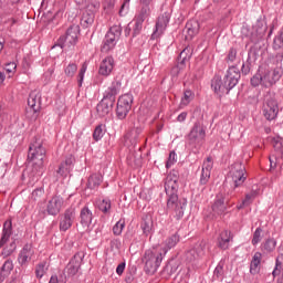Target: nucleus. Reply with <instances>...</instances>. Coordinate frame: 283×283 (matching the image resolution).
I'll return each mask as SVG.
<instances>
[{
  "label": "nucleus",
  "mask_w": 283,
  "mask_h": 283,
  "mask_svg": "<svg viewBox=\"0 0 283 283\" xmlns=\"http://www.w3.org/2000/svg\"><path fill=\"white\" fill-rule=\"evenodd\" d=\"M165 191L168 196L167 211L175 220H182L185 217V209H187V199L178 198V177L176 175H168L165 182Z\"/></svg>",
  "instance_id": "nucleus-1"
},
{
  "label": "nucleus",
  "mask_w": 283,
  "mask_h": 283,
  "mask_svg": "<svg viewBox=\"0 0 283 283\" xmlns=\"http://www.w3.org/2000/svg\"><path fill=\"white\" fill-rule=\"evenodd\" d=\"M240 70L235 66H231L228 69L226 76L221 80L220 76H214L211 81V87L216 94L222 96L224 94H229L238 82L240 81Z\"/></svg>",
  "instance_id": "nucleus-2"
},
{
  "label": "nucleus",
  "mask_w": 283,
  "mask_h": 283,
  "mask_svg": "<svg viewBox=\"0 0 283 283\" xmlns=\"http://www.w3.org/2000/svg\"><path fill=\"white\" fill-rule=\"evenodd\" d=\"M28 159L33 167V174H35V176H43V171H45L43 166V160H45V147H43L41 139L30 145Z\"/></svg>",
  "instance_id": "nucleus-3"
},
{
  "label": "nucleus",
  "mask_w": 283,
  "mask_h": 283,
  "mask_svg": "<svg viewBox=\"0 0 283 283\" xmlns=\"http://www.w3.org/2000/svg\"><path fill=\"white\" fill-rule=\"evenodd\" d=\"M280 78H282V72L280 69H274L271 71L260 66L258 72L251 78V85H253V87H258V85L271 87L275 85L276 81Z\"/></svg>",
  "instance_id": "nucleus-4"
},
{
  "label": "nucleus",
  "mask_w": 283,
  "mask_h": 283,
  "mask_svg": "<svg viewBox=\"0 0 283 283\" xmlns=\"http://www.w3.org/2000/svg\"><path fill=\"white\" fill-rule=\"evenodd\" d=\"M163 258H165V252L163 250H147L143 258L146 273H156L160 268V264H163Z\"/></svg>",
  "instance_id": "nucleus-5"
},
{
  "label": "nucleus",
  "mask_w": 283,
  "mask_h": 283,
  "mask_svg": "<svg viewBox=\"0 0 283 283\" xmlns=\"http://www.w3.org/2000/svg\"><path fill=\"white\" fill-rule=\"evenodd\" d=\"M207 137V132L200 125V123H195L193 127L190 129V133L187 136V142L189 147L198 154L200 147H202V143H205V138Z\"/></svg>",
  "instance_id": "nucleus-6"
},
{
  "label": "nucleus",
  "mask_w": 283,
  "mask_h": 283,
  "mask_svg": "<svg viewBox=\"0 0 283 283\" xmlns=\"http://www.w3.org/2000/svg\"><path fill=\"white\" fill-rule=\"evenodd\" d=\"M228 176L231 178L234 189H238V187H242L247 180V167H244L242 163H234L230 167Z\"/></svg>",
  "instance_id": "nucleus-7"
},
{
  "label": "nucleus",
  "mask_w": 283,
  "mask_h": 283,
  "mask_svg": "<svg viewBox=\"0 0 283 283\" xmlns=\"http://www.w3.org/2000/svg\"><path fill=\"white\" fill-rule=\"evenodd\" d=\"M80 28L76 24L71 25L66 33L57 40V45L63 49L74 48L78 41Z\"/></svg>",
  "instance_id": "nucleus-8"
},
{
  "label": "nucleus",
  "mask_w": 283,
  "mask_h": 283,
  "mask_svg": "<svg viewBox=\"0 0 283 283\" xmlns=\"http://www.w3.org/2000/svg\"><path fill=\"white\" fill-rule=\"evenodd\" d=\"M263 114L266 120H275L280 114V106L274 95L266 94L263 103Z\"/></svg>",
  "instance_id": "nucleus-9"
},
{
  "label": "nucleus",
  "mask_w": 283,
  "mask_h": 283,
  "mask_svg": "<svg viewBox=\"0 0 283 283\" xmlns=\"http://www.w3.org/2000/svg\"><path fill=\"white\" fill-rule=\"evenodd\" d=\"M170 20H171V14L169 12H165L157 18L155 28L150 35V39L153 41H158V39H160V36H163L165 34Z\"/></svg>",
  "instance_id": "nucleus-10"
},
{
  "label": "nucleus",
  "mask_w": 283,
  "mask_h": 283,
  "mask_svg": "<svg viewBox=\"0 0 283 283\" xmlns=\"http://www.w3.org/2000/svg\"><path fill=\"white\" fill-rule=\"evenodd\" d=\"M132 103H134V96L129 93L118 98L116 114L119 120L127 118V114H129V109H132Z\"/></svg>",
  "instance_id": "nucleus-11"
},
{
  "label": "nucleus",
  "mask_w": 283,
  "mask_h": 283,
  "mask_svg": "<svg viewBox=\"0 0 283 283\" xmlns=\"http://www.w3.org/2000/svg\"><path fill=\"white\" fill-rule=\"evenodd\" d=\"M120 36V31L112 28L105 35L101 51L107 54V52H112L114 48H116V43Z\"/></svg>",
  "instance_id": "nucleus-12"
},
{
  "label": "nucleus",
  "mask_w": 283,
  "mask_h": 283,
  "mask_svg": "<svg viewBox=\"0 0 283 283\" xmlns=\"http://www.w3.org/2000/svg\"><path fill=\"white\" fill-rule=\"evenodd\" d=\"M74 220H76V209H66L64 213L60 217V231H67L72 229Z\"/></svg>",
  "instance_id": "nucleus-13"
},
{
  "label": "nucleus",
  "mask_w": 283,
  "mask_h": 283,
  "mask_svg": "<svg viewBox=\"0 0 283 283\" xmlns=\"http://www.w3.org/2000/svg\"><path fill=\"white\" fill-rule=\"evenodd\" d=\"M63 197L54 196L51 200H49L46 205V211L49 216H59L61 213V209H63Z\"/></svg>",
  "instance_id": "nucleus-14"
},
{
  "label": "nucleus",
  "mask_w": 283,
  "mask_h": 283,
  "mask_svg": "<svg viewBox=\"0 0 283 283\" xmlns=\"http://www.w3.org/2000/svg\"><path fill=\"white\" fill-rule=\"evenodd\" d=\"M122 85L123 83H120V81L114 80L105 91L104 98H108V101H113V103H116V96H118Z\"/></svg>",
  "instance_id": "nucleus-15"
},
{
  "label": "nucleus",
  "mask_w": 283,
  "mask_h": 283,
  "mask_svg": "<svg viewBox=\"0 0 283 283\" xmlns=\"http://www.w3.org/2000/svg\"><path fill=\"white\" fill-rule=\"evenodd\" d=\"M211 169H213V159L208 157L202 165L200 185H207L211 178Z\"/></svg>",
  "instance_id": "nucleus-16"
},
{
  "label": "nucleus",
  "mask_w": 283,
  "mask_h": 283,
  "mask_svg": "<svg viewBox=\"0 0 283 283\" xmlns=\"http://www.w3.org/2000/svg\"><path fill=\"white\" fill-rule=\"evenodd\" d=\"M34 250L32 249V245L25 244L18 255V262L20 266H25L30 262V260H32Z\"/></svg>",
  "instance_id": "nucleus-17"
},
{
  "label": "nucleus",
  "mask_w": 283,
  "mask_h": 283,
  "mask_svg": "<svg viewBox=\"0 0 283 283\" xmlns=\"http://www.w3.org/2000/svg\"><path fill=\"white\" fill-rule=\"evenodd\" d=\"M28 105L33 111L34 114L41 112V92L33 91L30 93L28 98Z\"/></svg>",
  "instance_id": "nucleus-18"
},
{
  "label": "nucleus",
  "mask_w": 283,
  "mask_h": 283,
  "mask_svg": "<svg viewBox=\"0 0 283 283\" xmlns=\"http://www.w3.org/2000/svg\"><path fill=\"white\" fill-rule=\"evenodd\" d=\"M233 240V237L231 235V231L224 230L220 233V235L217 239V247L221 249L222 251H227L229 247H231V241Z\"/></svg>",
  "instance_id": "nucleus-19"
},
{
  "label": "nucleus",
  "mask_w": 283,
  "mask_h": 283,
  "mask_svg": "<svg viewBox=\"0 0 283 283\" xmlns=\"http://www.w3.org/2000/svg\"><path fill=\"white\" fill-rule=\"evenodd\" d=\"M114 71V57L107 56L99 63L98 74L101 76H109Z\"/></svg>",
  "instance_id": "nucleus-20"
},
{
  "label": "nucleus",
  "mask_w": 283,
  "mask_h": 283,
  "mask_svg": "<svg viewBox=\"0 0 283 283\" xmlns=\"http://www.w3.org/2000/svg\"><path fill=\"white\" fill-rule=\"evenodd\" d=\"M81 262H83V258H81L78 254H75L66 266V275H69V277H74V275L78 273V270L81 269Z\"/></svg>",
  "instance_id": "nucleus-21"
},
{
  "label": "nucleus",
  "mask_w": 283,
  "mask_h": 283,
  "mask_svg": "<svg viewBox=\"0 0 283 283\" xmlns=\"http://www.w3.org/2000/svg\"><path fill=\"white\" fill-rule=\"evenodd\" d=\"M114 107V102L112 99H108L107 97H103V99L97 104V114L99 116H107L109 112H112Z\"/></svg>",
  "instance_id": "nucleus-22"
},
{
  "label": "nucleus",
  "mask_w": 283,
  "mask_h": 283,
  "mask_svg": "<svg viewBox=\"0 0 283 283\" xmlns=\"http://www.w3.org/2000/svg\"><path fill=\"white\" fill-rule=\"evenodd\" d=\"M254 34L251 36V42L252 43H258L264 34H266V24L262 20H258L255 25H254Z\"/></svg>",
  "instance_id": "nucleus-23"
},
{
  "label": "nucleus",
  "mask_w": 283,
  "mask_h": 283,
  "mask_svg": "<svg viewBox=\"0 0 283 283\" xmlns=\"http://www.w3.org/2000/svg\"><path fill=\"white\" fill-rule=\"evenodd\" d=\"M206 249H207V244H205V242H200V243L196 244L195 249L188 251L187 258H189L190 262H191V260L202 258V255H205Z\"/></svg>",
  "instance_id": "nucleus-24"
},
{
  "label": "nucleus",
  "mask_w": 283,
  "mask_h": 283,
  "mask_svg": "<svg viewBox=\"0 0 283 283\" xmlns=\"http://www.w3.org/2000/svg\"><path fill=\"white\" fill-rule=\"evenodd\" d=\"M74 169V157L69 156L60 165L57 172L61 176H66V174H70Z\"/></svg>",
  "instance_id": "nucleus-25"
},
{
  "label": "nucleus",
  "mask_w": 283,
  "mask_h": 283,
  "mask_svg": "<svg viewBox=\"0 0 283 283\" xmlns=\"http://www.w3.org/2000/svg\"><path fill=\"white\" fill-rule=\"evenodd\" d=\"M80 218H81L82 227H86V228L90 227V224H92V219H93L92 210H90L88 207L82 208Z\"/></svg>",
  "instance_id": "nucleus-26"
},
{
  "label": "nucleus",
  "mask_w": 283,
  "mask_h": 283,
  "mask_svg": "<svg viewBox=\"0 0 283 283\" xmlns=\"http://www.w3.org/2000/svg\"><path fill=\"white\" fill-rule=\"evenodd\" d=\"M12 235V221H6L2 229V237L0 240V247H3L10 240Z\"/></svg>",
  "instance_id": "nucleus-27"
},
{
  "label": "nucleus",
  "mask_w": 283,
  "mask_h": 283,
  "mask_svg": "<svg viewBox=\"0 0 283 283\" xmlns=\"http://www.w3.org/2000/svg\"><path fill=\"white\" fill-rule=\"evenodd\" d=\"M96 13H94V11H87L85 10L82 14V19H81V25L84 28H90L91 25L94 24V19Z\"/></svg>",
  "instance_id": "nucleus-28"
},
{
  "label": "nucleus",
  "mask_w": 283,
  "mask_h": 283,
  "mask_svg": "<svg viewBox=\"0 0 283 283\" xmlns=\"http://www.w3.org/2000/svg\"><path fill=\"white\" fill-rule=\"evenodd\" d=\"M14 269V263H12V260H7L1 270H0V282H3L12 273V270Z\"/></svg>",
  "instance_id": "nucleus-29"
},
{
  "label": "nucleus",
  "mask_w": 283,
  "mask_h": 283,
  "mask_svg": "<svg viewBox=\"0 0 283 283\" xmlns=\"http://www.w3.org/2000/svg\"><path fill=\"white\" fill-rule=\"evenodd\" d=\"M262 262V253L260 252H256L253 258H252V261H251V264H250V273L252 275H255L258 274V272L260 271V263Z\"/></svg>",
  "instance_id": "nucleus-30"
},
{
  "label": "nucleus",
  "mask_w": 283,
  "mask_h": 283,
  "mask_svg": "<svg viewBox=\"0 0 283 283\" xmlns=\"http://www.w3.org/2000/svg\"><path fill=\"white\" fill-rule=\"evenodd\" d=\"M178 242H180V235H178V233H175L170 235L168 239H166L165 241L166 248L161 251L164 252V255H167V251H169L170 249H174V247H176Z\"/></svg>",
  "instance_id": "nucleus-31"
},
{
  "label": "nucleus",
  "mask_w": 283,
  "mask_h": 283,
  "mask_svg": "<svg viewBox=\"0 0 283 283\" xmlns=\"http://www.w3.org/2000/svg\"><path fill=\"white\" fill-rule=\"evenodd\" d=\"M193 98H196V94L191 90H186L184 92V96L181 97L179 108L185 109V107H187V105H189Z\"/></svg>",
  "instance_id": "nucleus-32"
},
{
  "label": "nucleus",
  "mask_w": 283,
  "mask_h": 283,
  "mask_svg": "<svg viewBox=\"0 0 283 283\" xmlns=\"http://www.w3.org/2000/svg\"><path fill=\"white\" fill-rule=\"evenodd\" d=\"M258 61V54L254 51H250L248 53V60L247 63L243 64L242 66V72L243 74H249L250 70H251V65H253V63Z\"/></svg>",
  "instance_id": "nucleus-33"
},
{
  "label": "nucleus",
  "mask_w": 283,
  "mask_h": 283,
  "mask_svg": "<svg viewBox=\"0 0 283 283\" xmlns=\"http://www.w3.org/2000/svg\"><path fill=\"white\" fill-rule=\"evenodd\" d=\"M95 205L102 213H109L112 211V200L109 199H98Z\"/></svg>",
  "instance_id": "nucleus-34"
},
{
  "label": "nucleus",
  "mask_w": 283,
  "mask_h": 283,
  "mask_svg": "<svg viewBox=\"0 0 283 283\" xmlns=\"http://www.w3.org/2000/svg\"><path fill=\"white\" fill-rule=\"evenodd\" d=\"M212 211L218 214L224 213V211H227V206L224 205L223 197H217L214 203L212 205Z\"/></svg>",
  "instance_id": "nucleus-35"
},
{
  "label": "nucleus",
  "mask_w": 283,
  "mask_h": 283,
  "mask_svg": "<svg viewBox=\"0 0 283 283\" xmlns=\"http://www.w3.org/2000/svg\"><path fill=\"white\" fill-rule=\"evenodd\" d=\"M48 269H50V264L46 261H42L35 265V276L38 280H41V277L48 273Z\"/></svg>",
  "instance_id": "nucleus-36"
},
{
  "label": "nucleus",
  "mask_w": 283,
  "mask_h": 283,
  "mask_svg": "<svg viewBox=\"0 0 283 283\" xmlns=\"http://www.w3.org/2000/svg\"><path fill=\"white\" fill-rule=\"evenodd\" d=\"M105 125L104 124H99L95 127L94 132H93V139L98 143V140H102L103 137L105 136Z\"/></svg>",
  "instance_id": "nucleus-37"
},
{
  "label": "nucleus",
  "mask_w": 283,
  "mask_h": 283,
  "mask_svg": "<svg viewBox=\"0 0 283 283\" xmlns=\"http://www.w3.org/2000/svg\"><path fill=\"white\" fill-rule=\"evenodd\" d=\"M262 238H264V230L262 228H256L253 232L251 243L253 247H258L262 242Z\"/></svg>",
  "instance_id": "nucleus-38"
},
{
  "label": "nucleus",
  "mask_w": 283,
  "mask_h": 283,
  "mask_svg": "<svg viewBox=\"0 0 283 283\" xmlns=\"http://www.w3.org/2000/svg\"><path fill=\"white\" fill-rule=\"evenodd\" d=\"M102 8L105 14H113L116 8V0H103Z\"/></svg>",
  "instance_id": "nucleus-39"
},
{
  "label": "nucleus",
  "mask_w": 283,
  "mask_h": 283,
  "mask_svg": "<svg viewBox=\"0 0 283 283\" xmlns=\"http://www.w3.org/2000/svg\"><path fill=\"white\" fill-rule=\"evenodd\" d=\"M258 196V192L251 191L250 193L245 195V198L242 200L240 205L237 206V209H244V207H249L251 202H253V199Z\"/></svg>",
  "instance_id": "nucleus-40"
},
{
  "label": "nucleus",
  "mask_w": 283,
  "mask_h": 283,
  "mask_svg": "<svg viewBox=\"0 0 283 283\" xmlns=\"http://www.w3.org/2000/svg\"><path fill=\"white\" fill-rule=\"evenodd\" d=\"M275 247H277V241L273 238L266 239L265 242L262 243L263 251L266 253L275 251Z\"/></svg>",
  "instance_id": "nucleus-41"
},
{
  "label": "nucleus",
  "mask_w": 283,
  "mask_h": 283,
  "mask_svg": "<svg viewBox=\"0 0 283 283\" xmlns=\"http://www.w3.org/2000/svg\"><path fill=\"white\" fill-rule=\"evenodd\" d=\"M143 23H145L143 18H136L134 20V23H132L133 36H138V34H140V31L143 30Z\"/></svg>",
  "instance_id": "nucleus-42"
},
{
  "label": "nucleus",
  "mask_w": 283,
  "mask_h": 283,
  "mask_svg": "<svg viewBox=\"0 0 283 283\" xmlns=\"http://www.w3.org/2000/svg\"><path fill=\"white\" fill-rule=\"evenodd\" d=\"M102 182L101 175L93 174L88 177L87 187L88 189H96Z\"/></svg>",
  "instance_id": "nucleus-43"
},
{
  "label": "nucleus",
  "mask_w": 283,
  "mask_h": 283,
  "mask_svg": "<svg viewBox=\"0 0 283 283\" xmlns=\"http://www.w3.org/2000/svg\"><path fill=\"white\" fill-rule=\"evenodd\" d=\"M77 70H78V66L76 65V63H70L67 66H65L64 74L69 78H72L74 77V74H76Z\"/></svg>",
  "instance_id": "nucleus-44"
},
{
  "label": "nucleus",
  "mask_w": 283,
  "mask_h": 283,
  "mask_svg": "<svg viewBox=\"0 0 283 283\" xmlns=\"http://www.w3.org/2000/svg\"><path fill=\"white\" fill-rule=\"evenodd\" d=\"M191 59V49L186 48L179 54L180 65H185Z\"/></svg>",
  "instance_id": "nucleus-45"
},
{
  "label": "nucleus",
  "mask_w": 283,
  "mask_h": 283,
  "mask_svg": "<svg viewBox=\"0 0 283 283\" xmlns=\"http://www.w3.org/2000/svg\"><path fill=\"white\" fill-rule=\"evenodd\" d=\"M140 227L144 235H149V233H151V229L154 228V222L151 220H143Z\"/></svg>",
  "instance_id": "nucleus-46"
},
{
  "label": "nucleus",
  "mask_w": 283,
  "mask_h": 283,
  "mask_svg": "<svg viewBox=\"0 0 283 283\" xmlns=\"http://www.w3.org/2000/svg\"><path fill=\"white\" fill-rule=\"evenodd\" d=\"M283 254L279 255L275 261V268L272 272L273 277H277L282 273Z\"/></svg>",
  "instance_id": "nucleus-47"
},
{
  "label": "nucleus",
  "mask_w": 283,
  "mask_h": 283,
  "mask_svg": "<svg viewBox=\"0 0 283 283\" xmlns=\"http://www.w3.org/2000/svg\"><path fill=\"white\" fill-rule=\"evenodd\" d=\"M186 30H187V34H186L187 41H190L196 34H198V27H193L191 25V23L186 24Z\"/></svg>",
  "instance_id": "nucleus-48"
},
{
  "label": "nucleus",
  "mask_w": 283,
  "mask_h": 283,
  "mask_svg": "<svg viewBox=\"0 0 283 283\" xmlns=\"http://www.w3.org/2000/svg\"><path fill=\"white\" fill-rule=\"evenodd\" d=\"M85 72H87V64L84 62L80 69L78 75H77V83L78 87H83V81L85 78Z\"/></svg>",
  "instance_id": "nucleus-49"
},
{
  "label": "nucleus",
  "mask_w": 283,
  "mask_h": 283,
  "mask_svg": "<svg viewBox=\"0 0 283 283\" xmlns=\"http://www.w3.org/2000/svg\"><path fill=\"white\" fill-rule=\"evenodd\" d=\"M14 251H17V242L12 241L9 247L2 250V255L3 258H9Z\"/></svg>",
  "instance_id": "nucleus-50"
},
{
  "label": "nucleus",
  "mask_w": 283,
  "mask_h": 283,
  "mask_svg": "<svg viewBox=\"0 0 283 283\" xmlns=\"http://www.w3.org/2000/svg\"><path fill=\"white\" fill-rule=\"evenodd\" d=\"M123 229H125V220L120 219L116 222V224L113 227V233L114 235H120L123 233Z\"/></svg>",
  "instance_id": "nucleus-51"
},
{
  "label": "nucleus",
  "mask_w": 283,
  "mask_h": 283,
  "mask_svg": "<svg viewBox=\"0 0 283 283\" xmlns=\"http://www.w3.org/2000/svg\"><path fill=\"white\" fill-rule=\"evenodd\" d=\"M101 9V2L98 1H92L87 4L86 7V11L88 12H93L94 14H96V12H98V10Z\"/></svg>",
  "instance_id": "nucleus-52"
},
{
  "label": "nucleus",
  "mask_w": 283,
  "mask_h": 283,
  "mask_svg": "<svg viewBox=\"0 0 283 283\" xmlns=\"http://www.w3.org/2000/svg\"><path fill=\"white\" fill-rule=\"evenodd\" d=\"M177 160L178 159H177L176 151H170L168 160L166 163L167 169H169L170 167H174V165H176Z\"/></svg>",
  "instance_id": "nucleus-53"
},
{
  "label": "nucleus",
  "mask_w": 283,
  "mask_h": 283,
  "mask_svg": "<svg viewBox=\"0 0 283 283\" xmlns=\"http://www.w3.org/2000/svg\"><path fill=\"white\" fill-rule=\"evenodd\" d=\"M150 12H151V9L149 8V6H144L137 19H143V21H145V19L149 17Z\"/></svg>",
  "instance_id": "nucleus-54"
},
{
  "label": "nucleus",
  "mask_w": 283,
  "mask_h": 283,
  "mask_svg": "<svg viewBox=\"0 0 283 283\" xmlns=\"http://www.w3.org/2000/svg\"><path fill=\"white\" fill-rule=\"evenodd\" d=\"M283 48V36L279 33L273 41V49L281 50Z\"/></svg>",
  "instance_id": "nucleus-55"
},
{
  "label": "nucleus",
  "mask_w": 283,
  "mask_h": 283,
  "mask_svg": "<svg viewBox=\"0 0 283 283\" xmlns=\"http://www.w3.org/2000/svg\"><path fill=\"white\" fill-rule=\"evenodd\" d=\"M43 193H45L43 188H36L35 190L32 191L31 199L38 200L39 198H41L43 196Z\"/></svg>",
  "instance_id": "nucleus-56"
},
{
  "label": "nucleus",
  "mask_w": 283,
  "mask_h": 283,
  "mask_svg": "<svg viewBox=\"0 0 283 283\" xmlns=\"http://www.w3.org/2000/svg\"><path fill=\"white\" fill-rule=\"evenodd\" d=\"M237 56H238V50H235L234 48H231L228 53V61H230V63H233V61H235Z\"/></svg>",
  "instance_id": "nucleus-57"
},
{
  "label": "nucleus",
  "mask_w": 283,
  "mask_h": 283,
  "mask_svg": "<svg viewBox=\"0 0 283 283\" xmlns=\"http://www.w3.org/2000/svg\"><path fill=\"white\" fill-rule=\"evenodd\" d=\"M6 72L8 74H14V72H17V63H14V62L8 63L6 66Z\"/></svg>",
  "instance_id": "nucleus-58"
},
{
  "label": "nucleus",
  "mask_w": 283,
  "mask_h": 283,
  "mask_svg": "<svg viewBox=\"0 0 283 283\" xmlns=\"http://www.w3.org/2000/svg\"><path fill=\"white\" fill-rule=\"evenodd\" d=\"M14 23H17V19L8 18L7 20H4L3 25H7V28L10 29L12 28V25H14Z\"/></svg>",
  "instance_id": "nucleus-59"
},
{
  "label": "nucleus",
  "mask_w": 283,
  "mask_h": 283,
  "mask_svg": "<svg viewBox=\"0 0 283 283\" xmlns=\"http://www.w3.org/2000/svg\"><path fill=\"white\" fill-rule=\"evenodd\" d=\"M129 1L130 0H124L119 10V14H123V12H127V10H129Z\"/></svg>",
  "instance_id": "nucleus-60"
},
{
  "label": "nucleus",
  "mask_w": 283,
  "mask_h": 283,
  "mask_svg": "<svg viewBox=\"0 0 283 283\" xmlns=\"http://www.w3.org/2000/svg\"><path fill=\"white\" fill-rule=\"evenodd\" d=\"M125 266L126 264L125 263H119L116 268V273L117 275H123V273H125Z\"/></svg>",
  "instance_id": "nucleus-61"
},
{
  "label": "nucleus",
  "mask_w": 283,
  "mask_h": 283,
  "mask_svg": "<svg viewBox=\"0 0 283 283\" xmlns=\"http://www.w3.org/2000/svg\"><path fill=\"white\" fill-rule=\"evenodd\" d=\"M187 112H182L181 114H179L177 117L178 123H185V120H187Z\"/></svg>",
  "instance_id": "nucleus-62"
},
{
  "label": "nucleus",
  "mask_w": 283,
  "mask_h": 283,
  "mask_svg": "<svg viewBox=\"0 0 283 283\" xmlns=\"http://www.w3.org/2000/svg\"><path fill=\"white\" fill-rule=\"evenodd\" d=\"M132 22L126 27V29H125V35L126 36H129V34H130V32H132Z\"/></svg>",
  "instance_id": "nucleus-63"
},
{
  "label": "nucleus",
  "mask_w": 283,
  "mask_h": 283,
  "mask_svg": "<svg viewBox=\"0 0 283 283\" xmlns=\"http://www.w3.org/2000/svg\"><path fill=\"white\" fill-rule=\"evenodd\" d=\"M49 283H59V276L52 275V276L50 277Z\"/></svg>",
  "instance_id": "nucleus-64"
}]
</instances>
